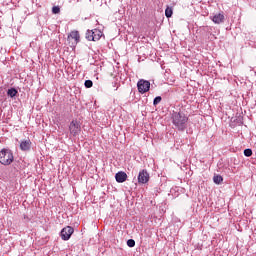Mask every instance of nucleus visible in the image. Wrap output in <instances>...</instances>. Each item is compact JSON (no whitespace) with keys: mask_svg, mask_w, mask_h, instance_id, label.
I'll return each instance as SVG.
<instances>
[{"mask_svg":"<svg viewBox=\"0 0 256 256\" xmlns=\"http://www.w3.org/2000/svg\"><path fill=\"white\" fill-rule=\"evenodd\" d=\"M171 120L175 129H177L178 131H185V129H187V122L189 121V117H187L185 113L181 111H173L171 114Z\"/></svg>","mask_w":256,"mask_h":256,"instance_id":"f257e3e1","label":"nucleus"},{"mask_svg":"<svg viewBox=\"0 0 256 256\" xmlns=\"http://www.w3.org/2000/svg\"><path fill=\"white\" fill-rule=\"evenodd\" d=\"M15 157L13 156V151L9 149H2L0 151V163L1 165H11Z\"/></svg>","mask_w":256,"mask_h":256,"instance_id":"f03ea898","label":"nucleus"},{"mask_svg":"<svg viewBox=\"0 0 256 256\" xmlns=\"http://www.w3.org/2000/svg\"><path fill=\"white\" fill-rule=\"evenodd\" d=\"M103 37V32L99 29L87 30L86 39L87 41H99Z\"/></svg>","mask_w":256,"mask_h":256,"instance_id":"7ed1b4c3","label":"nucleus"},{"mask_svg":"<svg viewBox=\"0 0 256 256\" xmlns=\"http://www.w3.org/2000/svg\"><path fill=\"white\" fill-rule=\"evenodd\" d=\"M139 93H147L151 89V82L141 79L137 83Z\"/></svg>","mask_w":256,"mask_h":256,"instance_id":"20e7f679","label":"nucleus"},{"mask_svg":"<svg viewBox=\"0 0 256 256\" xmlns=\"http://www.w3.org/2000/svg\"><path fill=\"white\" fill-rule=\"evenodd\" d=\"M69 131L73 135V137H77L79 133H81V126L77 120H72L69 125Z\"/></svg>","mask_w":256,"mask_h":256,"instance_id":"39448f33","label":"nucleus"},{"mask_svg":"<svg viewBox=\"0 0 256 256\" xmlns=\"http://www.w3.org/2000/svg\"><path fill=\"white\" fill-rule=\"evenodd\" d=\"M74 229L71 226H67L65 228H63L60 232L61 235V239H63V241H69V239H71V236L74 233Z\"/></svg>","mask_w":256,"mask_h":256,"instance_id":"423d86ee","label":"nucleus"},{"mask_svg":"<svg viewBox=\"0 0 256 256\" xmlns=\"http://www.w3.org/2000/svg\"><path fill=\"white\" fill-rule=\"evenodd\" d=\"M138 183H149V173L147 172V170H142L139 172L138 174Z\"/></svg>","mask_w":256,"mask_h":256,"instance_id":"0eeeda50","label":"nucleus"},{"mask_svg":"<svg viewBox=\"0 0 256 256\" xmlns=\"http://www.w3.org/2000/svg\"><path fill=\"white\" fill-rule=\"evenodd\" d=\"M115 179L117 183H125V181H127V173L119 171L115 174Z\"/></svg>","mask_w":256,"mask_h":256,"instance_id":"6e6552de","label":"nucleus"},{"mask_svg":"<svg viewBox=\"0 0 256 256\" xmlns=\"http://www.w3.org/2000/svg\"><path fill=\"white\" fill-rule=\"evenodd\" d=\"M212 21L216 25H221V23H223L225 21V15H223L222 13L215 14L212 17Z\"/></svg>","mask_w":256,"mask_h":256,"instance_id":"1a4fd4ad","label":"nucleus"},{"mask_svg":"<svg viewBox=\"0 0 256 256\" xmlns=\"http://www.w3.org/2000/svg\"><path fill=\"white\" fill-rule=\"evenodd\" d=\"M31 140H23L20 142V149L21 151H31Z\"/></svg>","mask_w":256,"mask_h":256,"instance_id":"9d476101","label":"nucleus"},{"mask_svg":"<svg viewBox=\"0 0 256 256\" xmlns=\"http://www.w3.org/2000/svg\"><path fill=\"white\" fill-rule=\"evenodd\" d=\"M68 37H71V39H74L75 43H79L81 36L79 35V31H72Z\"/></svg>","mask_w":256,"mask_h":256,"instance_id":"9b49d317","label":"nucleus"},{"mask_svg":"<svg viewBox=\"0 0 256 256\" xmlns=\"http://www.w3.org/2000/svg\"><path fill=\"white\" fill-rule=\"evenodd\" d=\"M213 181L216 185H221V183H223V176L221 175H215L213 177Z\"/></svg>","mask_w":256,"mask_h":256,"instance_id":"f8f14e48","label":"nucleus"},{"mask_svg":"<svg viewBox=\"0 0 256 256\" xmlns=\"http://www.w3.org/2000/svg\"><path fill=\"white\" fill-rule=\"evenodd\" d=\"M165 16L167 17V19L173 17V8L167 7L165 9Z\"/></svg>","mask_w":256,"mask_h":256,"instance_id":"ddd939ff","label":"nucleus"},{"mask_svg":"<svg viewBox=\"0 0 256 256\" xmlns=\"http://www.w3.org/2000/svg\"><path fill=\"white\" fill-rule=\"evenodd\" d=\"M7 95L8 97H12V98L15 97L17 95V89L15 88L8 89Z\"/></svg>","mask_w":256,"mask_h":256,"instance_id":"4468645a","label":"nucleus"},{"mask_svg":"<svg viewBox=\"0 0 256 256\" xmlns=\"http://www.w3.org/2000/svg\"><path fill=\"white\" fill-rule=\"evenodd\" d=\"M84 85H85L86 89H91V87H93V81L86 80Z\"/></svg>","mask_w":256,"mask_h":256,"instance_id":"2eb2a0df","label":"nucleus"},{"mask_svg":"<svg viewBox=\"0 0 256 256\" xmlns=\"http://www.w3.org/2000/svg\"><path fill=\"white\" fill-rule=\"evenodd\" d=\"M244 155L245 157H251V155H253V150L247 148L244 150Z\"/></svg>","mask_w":256,"mask_h":256,"instance_id":"dca6fc26","label":"nucleus"},{"mask_svg":"<svg viewBox=\"0 0 256 256\" xmlns=\"http://www.w3.org/2000/svg\"><path fill=\"white\" fill-rule=\"evenodd\" d=\"M52 13H53L54 15H57L58 13H61V8H59V6H54V7L52 8Z\"/></svg>","mask_w":256,"mask_h":256,"instance_id":"f3484780","label":"nucleus"},{"mask_svg":"<svg viewBox=\"0 0 256 256\" xmlns=\"http://www.w3.org/2000/svg\"><path fill=\"white\" fill-rule=\"evenodd\" d=\"M161 99V96L155 97L153 100V105H159V103H161Z\"/></svg>","mask_w":256,"mask_h":256,"instance_id":"a211bd4d","label":"nucleus"},{"mask_svg":"<svg viewBox=\"0 0 256 256\" xmlns=\"http://www.w3.org/2000/svg\"><path fill=\"white\" fill-rule=\"evenodd\" d=\"M127 246L128 247H135V240H133V239L127 240Z\"/></svg>","mask_w":256,"mask_h":256,"instance_id":"6ab92c4d","label":"nucleus"}]
</instances>
